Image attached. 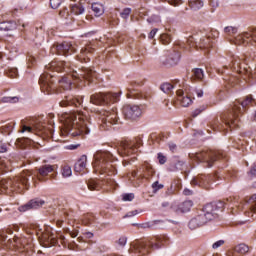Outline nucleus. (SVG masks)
Masks as SVG:
<instances>
[{"label":"nucleus","instance_id":"1","mask_svg":"<svg viewBox=\"0 0 256 256\" xmlns=\"http://www.w3.org/2000/svg\"><path fill=\"white\" fill-rule=\"evenodd\" d=\"M50 68L53 69V71H57V73H61V71L71 73L62 77L58 81L59 88L64 91H71L75 85L81 87L83 85V81H87L89 85V83H93V79H95V76L97 75V72L87 67H82V69L77 72L71 68V62L67 61L52 62L50 64Z\"/></svg>","mask_w":256,"mask_h":256},{"label":"nucleus","instance_id":"2","mask_svg":"<svg viewBox=\"0 0 256 256\" xmlns=\"http://www.w3.org/2000/svg\"><path fill=\"white\" fill-rule=\"evenodd\" d=\"M224 208L225 202L223 201H215L206 204L202 208V212L189 221V229H191V231H195V229H199V227L207 225L209 221H213V219H216V217H218L219 215V212L223 211Z\"/></svg>","mask_w":256,"mask_h":256},{"label":"nucleus","instance_id":"3","mask_svg":"<svg viewBox=\"0 0 256 256\" xmlns=\"http://www.w3.org/2000/svg\"><path fill=\"white\" fill-rule=\"evenodd\" d=\"M64 131L71 137H83V135H89L91 133V122L87 119L79 118L75 114H65L62 117Z\"/></svg>","mask_w":256,"mask_h":256},{"label":"nucleus","instance_id":"4","mask_svg":"<svg viewBox=\"0 0 256 256\" xmlns=\"http://www.w3.org/2000/svg\"><path fill=\"white\" fill-rule=\"evenodd\" d=\"M169 244V238L167 235L163 234L160 236H155L151 238L149 241H136L134 243V251L138 253L140 256L149 255L151 251L154 249H161V247H165V245Z\"/></svg>","mask_w":256,"mask_h":256},{"label":"nucleus","instance_id":"5","mask_svg":"<svg viewBox=\"0 0 256 256\" xmlns=\"http://www.w3.org/2000/svg\"><path fill=\"white\" fill-rule=\"evenodd\" d=\"M35 177H33V172L29 170H24L20 177L16 178L13 182V180H7L6 178L0 179V193H5L6 189L18 187V189H21L22 187H25L26 189H29V185L31 181H33Z\"/></svg>","mask_w":256,"mask_h":256},{"label":"nucleus","instance_id":"6","mask_svg":"<svg viewBox=\"0 0 256 256\" xmlns=\"http://www.w3.org/2000/svg\"><path fill=\"white\" fill-rule=\"evenodd\" d=\"M239 113H243L241 106H239V104H234L230 114H224L220 120L216 118L212 121V129L214 131H223V123L226 127H229V129H233V127L237 125L235 123V118L239 117Z\"/></svg>","mask_w":256,"mask_h":256},{"label":"nucleus","instance_id":"7","mask_svg":"<svg viewBox=\"0 0 256 256\" xmlns=\"http://www.w3.org/2000/svg\"><path fill=\"white\" fill-rule=\"evenodd\" d=\"M225 155L220 151H212L206 150L202 152L196 153V159L200 161V163H205L206 167H212L215 161L218 159H224Z\"/></svg>","mask_w":256,"mask_h":256},{"label":"nucleus","instance_id":"8","mask_svg":"<svg viewBox=\"0 0 256 256\" xmlns=\"http://www.w3.org/2000/svg\"><path fill=\"white\" fill-rule=\"evenodd\" d=\"M100 130L101 131H109L113 125H117L119 123V117H117V111H107L104 110L100 114Z\"/></svg>","mask_w":256,"mask_h":256},{"label":"nucleus","instance_id":"9","mask_svg":"<svg viewBox=\"0 0 256 256\" xmlns=\"http://www.w3.org/2000/svg\"><path fill=\"white\" fill-rule=\"evenodd\" d=\"M119 101V93H98L90 97V103L93 105H109V103H117Z\"/></svg>","mask_w":256,"mask_h":256},{"label":"nucleus","instance_id":"10","mask_svg":"<svg viewBox=\"0 0 256 256\" xmlns=\"http://www.w3.org/2000/svg\"><path fill=\"white\" fill-rule=\"evenodd\" d=\"M53 76L51 74H42L39 79L40 89L47 95H53V93H59L55 82L52 81Z\"/></svg>","mask_w":256,"mask_h":256},{"label":"nucleus","instance_id":"11","mask_svg":"<svg viewBox=\"0 0 256 256\" xmlns=\"http://www.w3.org/2000/svg\"><path fill=\"white\" fill-rule=\"evenodd\" d=\"M122 113L127 121H139L143 115V110L139 105L128 104L123 107Z\"/></svg>","mask_w":256,"mask_h":256},{"label":"nucleus","instance_id":"12","mask_svg":"<svg viewBox=\"0 0 256 256\" xmlns=\"http://www.w3.org/2000/svg\"><path fill=\"white\" fill-rule=\"evenodd\" d=\"M95 166L103 169V171H107V169H111V167H113L109 162L107 161H111V159H113V154H111L110 152H98L95 154Z\"/></svg>","mask_w":256,"mask_h":256},{"label":"nucleus","instance_id":"13","mask_svg":"<svg viewBox=\"0 0 256 256\" xmlns=\"http://www.w3.org/2000/svg\"><path fill=\"white\" fill-rule=\"evenodd\" d=\"M138 147H141V140H136V145L131 142L122 141L119 143L118 153L122 157L129 156L131 153H135V149Z\"/></svg>","mask_w":256,"mask_h":256},{"label":"nucleus","instance_id":"14","mask_svg":"<svg viewBox=\"0 0 256 256\" xmlns=\"http://www.w3.org/2000/svg\"><path fill=\"white\" fill-rule=\"evenodd\" d=\"M236 43L238 45H247L249 43L256 45V28L237 36Z\"/></svg>","mask_w":256,"mask_h":256},{"label":"nucleus","instance_id":"15","mask_svg":"<svg viewBox=\"0 0 256 256\" xmlns=\"http://www.w3.org/2000/svg\"><path fill=\"white\" fill-rule=\"evenodd\" d=\"M52 53H57V55H64L67 57V55H71L72 53H75V48L71 45V43L63 42L61 44L54 45L51 48Z\"/></svg>","mask_w":256,"mask_h":256},{"label":"nucleus","instance_id":"16","mask_svg":"<svg viewBox=\"0 0 256 256\" xmlns=\"http://www.w3.org/2000/svg\"><path fill=\"white\" fill-rule=\"evenodd\" d=\"M95 48L92 45H87L85 48H82L80 54L78 55V61L81 63H89L91 61V55H93Z\"/></svg>","mask_w":256,"mask_h":256},{"label":"nucleus","instance_id":"17","mask_svg":"<svg viewBox=\"0 0 256 256\" xmlns=\"http://www.w3.org/2000/svg\"><path fill=\"white\" fill-rule=\"evenodd\" d=\"M44 203L45 202L41 199H38V198L32 199L25 205L20 206L19 211L21 213H25V211H30V209H39L40 207H43Z\"/></svg>","mask_w":256,"mask_h":256},{"label":"nucleus","instance_id":"18","mask_svg":"<svg viewBox=\"0 0 256 256\" xmlns=\"http://www.w3.org/2000/svg\"><path fill=\"white\" fill-rule=\"evenodd\" d=\"M179 61H181V54L174 51L170 53L166 59L162 60V64L165 65V67H175V65L179 64Z\"/></svg>","mask_w":256,"mask_h":256},{"label":"nucleus","instance_id":"19","mask_svg":"<svg viewBox=\"0 0 256 256\" xmlns=\"http://www.w3.org/2000/svg\"><path fill=\"white\" fill-rule=\"evenodd\" d=\"M41 239L44 244V247H53L58 243L57 235L53 234L52 232L42 233Z\"/></svg>","mask_w":256,"mask_h":256},{"label":"nucleus","instance_id":"20","mask_svg":"<svg viewBox=\"0 0 256 256\" xmlns=\"http://www.w3.org/2000/svg\"><path fill=\"white\" fill-rule=\"evenodd\" d=\"M38 173L36 175L39 181H45V177L49 175V173H53L55 171V166L50 164H45L37 169Z\"/></svg>","mask_w":256,"mask_h":256},{"label":"nucleus","instance_id":"21","mask_svg":"<svg viewBox=\"0 0 256 256\" xmlns=\"http://www.w3.org/2000/svg\"><path fill=\"white\" fill-rule=\"evenodd\" d=\"M191 185H193L194 187L198 186L203 187L204 189H209V177L200 174L191 180Z\"/></svg>","mask_w":256,"mask_h":256},{"label":"nucleus","instance_id":"22","mask_svg":"<svg viewBox=\"0 0 256 256\" xmlns=\"http://www.w3.org/2000/svg\"><path fill=\"white\" fill-rule=\"evenodd\" d=\"M25 131H28V133H36V135H39V133H45L46 129L42 122H36L33 127L23 126L22 133H25Z\"/></svg>","mask_w":256,"mask_h":256},{"label":"nucleus","instance_id":"23","mask_svg":"<svg viewBox=\"0 0 256 256\" xmlns=\"http://www.w3.org/2000/svg\"><path fill=\"white\" fill-rule=\"evenodd\" d=\"M70 1H78V4H70L71 13L74 15H83L85 13V4L86 0H70Z\"/></svg>","mask_w":256,"mask_h":256},{"label":"nucleus","instance_id":"24","mask_svg":"<svg viewBox=\"0 0 256 256\" xmlns=\"http://www.w3.org/2000/svg\"><path fill=\"white\" fill-rule=\"evenodd\" d=\"M81 103H83L82 99L74 98L73 96H65L60 102V106L69 107V105H74V107H81Z\"/></svg>","mask_w":256,"mask_h":256},{"label":"nucleus","instance_id":"25","mask_svg":"<svg viewBox=\"0 0 256 256\" xmlns=\"http://www.w3.org/2000/svg\"><path fill=\"white\" fill-rule=\"evenodd\" d=\"M188 45H190V47H196L199 49H208L209 47V38L200 40V42H195V37L190 36L187 40Z\"/></svg>","mask_w":256,"mask_h":256},{"label":"nucleus","instance_id":"26","mask_svg":"<svg viewBox=\"0 0 256 256\" xmlns=\"http://www.w3.org/2000/svg\"><path fill=\"white\" fill-rule=\"evenodd\" d=\"M176 94L178 97V101H180L181 107H189V105H191V103H193V99H191V97L183 96L184 92L182 89L177 90Z\"/></svg>","mask_w":256,"mask_h":256},{"label":"nucleus","instance_id":"27","mask_svg":"<svg viewBox=\"0 0 256 256\" xmlns=\"http://www.w3.org/2000/svg\"><path fill=\"white\" fill-rule=\"evenodd\" d=\"M155 175V169H153V166L151 164L146 163L143 166V174H142V179H151Z\"/></svg>","mask_w":256,"mask_h":256},{"label":"nucleus","instance_id":"28","mask_svg":"<svg viewBox=\"0 0 256 256\" xmlns=\"http://www.w3.org/2000/svg\"><path fill=\"white\" fill-rule=\"evenodd\" d=\"M85 167H87V155H82L75 164L74 170L80 173V171H84Z\"/></svg>","mask_w":256,"mask_h":256},{"label":"nucleus","instance_id":"29","mask_svg":"<svg viewBox=\"0 0 256 256\" xmlns=\"http://www.w3.org/2000/svg\"><path fill=\"white\" fill-rule=\"evenodd\" d=\"M249 203H250V212H248V215H251L252 219H256V194L250 197Z\"/></svg>","mask_w":256,"mask_h":256},{"label":"nucleus","instance_id":"30","mask_svg":"<svg viewBox=\"0 0 256 256\" xmlns=\"http://www.w3.org/2000/svg\"><path fill=\"white\" fill-rule=\"evenodd\" d=\"M91 9H92L95 17H101V15H103L105 13V9L99 3H93L91 5Z\"/></svg>","mask_w":256,"mask_h":256},{"label":"nucleus","instance_id":"31","mask_svg":"<svg viewBox=\"0 0 256 256\" xmlns=\"http://www.w3.org/2000/svg\"><path fill=\"white\" fill-rule=\"evenodd\" d=\"M17 29V24L14 22H1L0 23V31H14Z\"/></svg>","mask_w":256,"mask_h":256},{"label":"nucleus","instance_id":"32","mask_svg":"<svg viewBox=\"0 0 256 256\" xmlns=\"http://www.w3.org/2000/svg\"><path fill=\"white\" fill-rule=\"evenodd\" d=\"M164 220H153L148 223L142 224L143 229H157V225H163Z\"/></svg>","mask_w":256,"mask_h":256},{"label":"nucleus","instance_id":"33","mask_svg":"<svg viewBox=\"0 0 256 256\" xmlns=\"http://www.w3.org/2000/svg\"><path fill=\"white\" fill-rule=\"evenodd\" d=\"M191 207H193V201L191 200H186L179 205V209L182 213H187L191 211Z\"/></svg>","mask_w":256,"mask_h":256},{"label":"nucleus","instance_id":"34","mask_svg":"<svg viewBox=\"0 0 256 256\" xmlns=\"http://www.w3.org/2000/svg\"><path fill=\"white\" fill-rule=\"evenodd\" d=\"M0 243H2V245H9V243H13V240L7 236V232L5 230L0 231Z\"/></svg>","mask_w":256,"mask_h":256},{"label":"nucleus","instance_id":"35","mask_svg":"<svg viewBox=\"0 0 256 256\" xmlns=\"http://www.w3.org/2000/svg\"><path fill=\"white\" fill-rule=\"evenodd\" d=\"M192 73H193L192 77L194 79H197V81H203V77H205L203 69L195 68V69L192 70Z\"/></svg>","mask_w":256,"mask_h":256},{"label":"nucleus","instance_id":"36","mask_svg":"<svg viewBox=\"0 0 256 256\" xmlns=\"http://www.w3.org/2000/svg\"><path fill=\"white\" fill-rule=\"evenodd\" d=\"M234 251L240 255H245V253H249V246L246 244H239L235 246Z\"/></svg>","mask_w":256,"mask_h":256},{"label":"nucleus","instance_id":"37","mask_svg":"<svg viewBox=\"0 0 256 256\" xmlns=\"http://www.w3.org/2000/svg\"><path fill=\"white\" fill-rule=\"evenodd\" d=\"M203 5H204L203 1H201V0H191V1H189V6L194 11H199V9L203 8Z\"/></svg>","mask_w":256,"mask_h":256},{"label":"nucleus","instance_id":"38","mask_svg":"<svg viewBox=\"0 0 256 256\" xmlns=\"http://www.w3.org/2000/svg\"><path fill=\"white\" fill-rule=\"evenodd\" d=\"M160 89L163 91V93L169 95V93L173 92L174 86L169 82H165L160 86Z\"/></svg>","mask_w":256,"mask_h":256},{"label":"nucleus","instance_id":"39","mask_svg":"<svg viewBox=\"0 0 256 256\" xmlns=\"http://www.w3.org/2000/svg\"><path fill=\"white\" fill-rule=\"evenodd\" d=\"M88 189H90V191H99V189H101V184L95 180H90L88 182Z\"/></svg>","mask_w":256,"mask_h":256},{"label":"nucleus","instance_id":"40","mask_svg":"<svg viewBox=\"0 0 256 256\" xmlns=\"http://www.w3.org/2000/svg\"><path fill=\"white\" fill-rule=\"evenodd\" d=\"M253 101H255V99H253V96H251V95L246 96L244 101L241 102L242 108L245 109L247 107V105H251V103H253Z\"/></svg>","mask_w":256,"mask_h":256},{"label":"nucleus","instance_id":"41","mask_svg":"<svg viewBox=\"0 0 256 256\" xmlns=\"http://www.w3.org/2000/svg\"><path fill=\"white\" fill-rule=\"evenodd\" d=\"M237 31V27L234 26H227L224 28V33H226V35H236Z\"/></svg>","mask_w":256,"mask_h":256},{"label":"nucleus","instance_id":"42","mask_svg":"<svg viewBox=\"0 0 256 256\" xmlns=\"http://www.w3.org/2000/svg\"><path fill=\"white\" fill-rule=\"evenodd\" d=\"M160 41L162 45H169V43H171V36L169 34H162L160 36Z\"/></svg>","mask_w":256,"mask_h":256},{"label":"nucleus","instance_id":"43","mask_svg":"<svg viewBox=\"0 0 256 256\" xmlns=\"http://www.w3.org/2000/svg\"><path fill=\"white\" fill-rule=\"evenodd\" d=\"M8 77H10V79H17V77H19V71L17 70V68H11L8 72H7Z\"/></svg>","mask_w":256,"mask_h":256},{"label":"nucleus","instance_id":"44","mask_svg":"<svg viewBox=\"0 0 256 256\" xmlns=\"http://www.w3.org/2000/svg\"><path fill=\"white\" fill-rule=\"evenodd\" d=\"M1 101H2V103H17V102H19V98L5 96L1 99Z\"/></svg>","mask_w":256,"mask_h":256},{"label":"nucleus","instance_id":"45","mask_svg":"<svg viewBox=\"0 0 256 256\" xmlns=\"http://www.w3.org/2000/svg\"><path fill=\"white\" fill-rule=\"evenodd\" d=\"M72 173L73 172L71 170V167H69V166H64L63 167V170H62L63 177H71Z\"/></svg>","mask_w":256,"mask_h":256},{"label":"nucleus","instance_id":"46","mask_svg":"<svg viewBox=\"0 0 256 256\" xmlns=\"http://www.w3.org/2000/svg\"><path fill=\"white\" fill-rule=\"evenodd\" d=\"M62 3L63 0H50V6L52 7V9H59Z\"/></svg>","mask_w":256,"mask_h":256},{"label":"nucleus","instance_id":"47","mask_svg":"<svg viewBox=\"0 0 256 256\" xmlns=\"http://www.w3.org/2000/svg\"><path fill=\"white\" fill-rule=\"evenodd\" d=\"M165 187L163 184H159V181H156L152 184L153 193H157V191L163 189Z\"/></svg>","mask_w":256,"mask_h":256},{"label":"nucleus","instance_id":"48","mask_svg":"<svg viewBox=\"0 0 256 256\" xmlns=\"http://www.w3.org/2000/svg\"><path fill=\"white\" fill-rule=\"evenodd\" d=\"M129 15H131V8H125L120 13V17H122V19H127L129 17Z\"/></svg>","mask_w":256,"mask_h":256},{"label":"nucleus","instance_id":"49","mask_svg":"<svg viewBox=\"0 0 256 256\" xmlns=\"http://www.w3.org/2000/svg\"><path fill=\"white\" fill-rule=\"evenodd\" d=\"M205 109H207V106H200L198 109L194 110V112L192 113V117H197L198 115H201V113H203Z\"/></svg>","mask_w":256,"mask_h":256},{"label":"nucleus","instance_id":"50","mask_svg":"<svg viewBox=\"0 0 256 256\" xmlns=\"http://www.w3.org/2000/svg\"><path fill=\"white\" fill-rule=\"evenodd\" d=\"M158 161L160 165H165L167 163V157L163 153H158Z\"/></svg>","mask_w":256,"mask_h":256},{"label":"nucleus","instance_id":"51","mask_svg":"<svg viewBox=\"0 0 256 256\" xmlns=\"http://www.w3.org/2000/svg\"><path fill=\"white\" fill-rule=\"evenodd\" d=\"M135 199V194L128 193L123 195V201H133Z\"/></svg>","mask_w":256,"mask_h":256},{"label":"nucleus","instance_id":"52","mask_svg":"<svg viewBox=\"0 0 256 256\" xmlns=\"http://www.w3.org/2000/svg\"><path fill=\"white\" fill-rule=\"evenodd\" d=\"M166 1L170 5H173L174 7H178V5H181L183 3V0H166Z\"/></svg>","mask_w":256,"mask_h":256},{"label":"nucleus","instance_id":"53","mask_svg":"<svg viewBox=\"0 0 256 256\" xmlns=\"http://www.w3.org/2000/svg\"><path fill=\"white\" fill-rule=\"evenodd\" d=\"M223 245H225V240H218L212 245V248L219 249Z\"/></svg>","mask_w":256,"mask_h":256},{"label":"nucleus","instance_id":"54","mask_svg":"<svg viewBox=\"0 0 256 256\" xmlns=\"http://www.w3.org/2000/svg\"><path fill=\"white\" fill-rule=\"evenodd\" d=\"M59 15L60 17L67 19V17H69V10L67 8H64L63 10H60Z\"/></svg>","mask_w":256,"mask_h":256},{"label":"nucleus","instance_id":"55","mask_svg":"<svg viewBox=\"0 0 256 256\" xmlns=\"http://www.w3.org/2000/svg\"><path fill=\"white\" fill-rule=\"evenodd\" d=\"M118 245H120V247H125V245H127V237H120L118 240Z\"/></svg>","mask_w":256,"mask_h":256},{"label":"nucleus","instance_id":"56","mask_svg":"<svg viewBox=\"0 0 256 256\" xmlns=\"http://www.w3.org/2000/svg\"><path fill=\"white\" fill-rule=\"evenodd\" d=\"M28 62L31 63V65H35L37 63V59L35 58V56L29 54L28 55Z\"/></svg>","mask_w":256,"mask_h":256},{"label":"nucleus","instance_id":"57","mask_svg":"<svg viewBox=\"0 0 256 256\" xmlns=\"http://www.w3.org/2000/svg\"><path fill=\"white\" fill-rule=\"evenodd\" d=\"M168 147H169L170 151H172V153H175V151H177V144H175L173 142H170L168 144Z\"/></svg>","mask_w":256,"mask_h":256},{"label":"nucleus","instance_id":"58","mask_svg":"<svg viewBox=\"0 0 256 256\" xmlns=\"http://www.w3.org/2000/svg\"><path fill=\"white\" fill-rule=\"evenodd\" d=\"M183 165H185V162L179 160L176 162L175 167L177 170L181 171V169H183Z\"/></svg>","mask_w":256,"mask_h":256},{"label":"nucleus","instance_id":"59","mask_svg":"<svg viewBox=\"0 0 256 256\" xmlns=\"http://www.w3.org/2000/svg\"><path fill=\"white\" fill-rule=\"evenodd\" d=\"M66 233H68L70 235V237H72L73 239H75V237H77V235H79L78 231H71L69 229H66Z\"/></svg>","mask_w":256,"mask_h":256},{"label":"nucleus","instance_id":"60","mask_svg":"<svg viewBox=\"0 0 256 256\" xmlns=\"http://www.w3.org/2000/svg\"><path fill=\"white\" fill-rule=\"evenodd\" d=\"M209 3L213 9H217V7H219V0H209Z\"/></svg>","mask_w":256,"mask_h":256},{"label":"nucleus","instance_id":"61","mask_svg":"<svg viewBox=\"0 0 256 256\" xmlns=\"http://www.w3.org/2000/svg\"><path fill=\"white\" fill-rule=\"evenodd\" d=\"M174 193H175V187L173 186V184H171L168 190L166 191V195H173Z\"/></svg>","mask_w":256,"mask_h":256},{"label":"nucleus","instance_id":"62","mask_svg":"<svg viewBox=\"0 0 256 256\" xmlns=\"http://www.w3.org/2000/svg\"><path fill=\"white\" fill-rule=\"evenodd\" d=\"M135 85H139V83H137L136 81H132V82L130 83V87L127 88L130 93H133V91H135V90L133 89V87H135Z\"/></svg>","mask_w":256,"mask_h":256},{"label":"nucleus","instance_id":"63","mask_svg":"<svg viewBox=\"0 0 256 256\" xmlns=\"http://www.w3.org/2000/svg\"><path fill=\"white\" fill-rule=\"evenodd\" d=\"M157 31H158L157 28L152 29V30L150 31L148 37H149L150 39H153V38L155 37V35H157Z\"/></svg>","mask_w":256,"mask_h":256},{"label":"nucleus","instance_id":"64","mask_svg":"<svg viewBox=\"0 0 256 256\" xmlns=\"http://www.w3.org/2000/svg\"><path fill=\"white\" fill-rule=\"evenodd\" d=\"M250 175H253V177L256 176V165L252 166L250 169Z\"/></svg>","mask_w":256,"mask_h":256}]
</instances>
